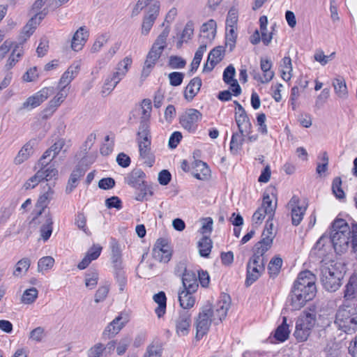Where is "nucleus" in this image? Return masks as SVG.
Segmentation results:
<instances>
[{
    "label": "nucleus",
    "mask_w": 357,
    "mask_h": 357,
    "mask_svg": "<svg viewBox=\"0 0 357 357\" xmlns=\"http://www.w3.org/2000/svg\"><path fill=\"white\" fill-rule=\"evenodd\" d=\"M38 296V291L36 288L31 287L26 289L21 297V303L25 305L32 304L36 301Z\"/></svg>",
    "instance_id": "obj_43"
},
{
    "label": "nucleus",
    "mask_w": 357,
    "mask_h": 357,
    "mask_svg": "<svg viewBox=\"0 0 357 357\" xmlns=\"http://www.w3.org/2000/svg\"><path fill=\"white\" fill-rule=\"evenodd\" d=\"M54 264V259L50 256L42 257L38 262L39 272L50 269Z\"/></svg>",
    "instance_id": "obj_57"
},
{
    "label": "nucleus",
    "mask_w": 357,
    "mask_h": 357,
    "mask_svg": "<svg viewBox=\"0 0 357 357\" xmlns=\"http://www.w3.org/2000/svg\"><path fill=\"white\" fill-rule=\"evenodd\" d=\"M334 324L339 330L346 333H355L357 331V305L340 306L335 314Z\"/></svg>",
    "instance_id": "obj_2"
},
{
    "label": "nucleus",
    "mask_w": 357,
    "mask_h": 357,
    "mask_svg": "<svg viewBox=\"0 0 357 357\" xmlns=\"http://www.w3.org/2000/svg\"><path fill=\"white\" fill-rule=\"evenodd\" d=\"M193 32L194 24L192 22L189 21L185 26V28L181 36V39L177 43V47H181L183 42H188L193 35Z\"/></svg>",
    "instance_id": "obj_49"
},
{
    "label": "nucleus",
    "mask_w": 357,
    "mask_h": 357,
    "mask_svg": "<svg viewBox=\"0 0 357 357\" xmlns=\"http://www.w3.org/2000/svg\"><path fill=\"white\" fill-rule=\"evenodd\" d=\"M317 278L310 271H304L301 272L296 280L294 282V285L297 287H302V288L309 287L310 286L316 287L315 282Z\"/></svg>",
    "instance_id": "obj_25"
},
{
    "label": "nucleus",
    "mask_w": 357,
    "mask_h": 357,
    "mask_svg": "<svg viewBox=\"0 0 357 357\" xmlns=\"http://www.w3.org/2000/svg\"><path fill=\"white\" fill-rule=\"evenodd\" d=\"M132 59L130 57H125L120 61L116 68V71L108 76L102 86V93H110L120 81L126 76L129 68L131 66Z\"/></svg>",
    "instance_id": "obj_7"
},
{
    "label": "nucleus",
    "mask_w": 357,
    "mask_h": 357,
    "mask_svg": "<svg viewBox=\"0 0 357 357\" xmlns=\"http://www.w3.org/2000/svg\"><path fill=\"white\" fill-rule=\"evenodd\" d=\"M223 52L221 46L213 48L208 55V61H215L217 64L222 59Z\"/></svg>",
    "instance_id": "obj_61"
},
{
    "label": "nucleus",
    "mask_w": 357,
    "mask_h": 357,
    "mask_svg": "<svg viewBox=\"0 0 357 357\" xmlns=\"http://www.w3.org/2000/svg\"><path fill=\"white\" fill-rule=\"evenodd\" d=\"M88 37L89 33L85 27H79L73 35L71 42V48L75 52L81 50L86 43Z\"/></svg>",
    "instance_id": "obj_23"
},
{
    "label": "nucleus",
    "mask_w": 357,
    "mask_h": 357,
    "mask_svg": "<svg viewBox=\"0 0 357 357\" xmlns=\"http://www.w3.org/2000/svg\"><path fill=\"white\" fill-rule=\"evenodd\" d=\"M272 245V237L270 236L263 237L261 240L257 242L255 245L254 255L251 258L255 259V261H265L264 255L271 248Z\"/></svg>",
    "instance_id": "obj_17"
},
{
    "label": "nucleus",
    "mask_w": 357,
    "mask_h": 357,
    "mask_svg": "<svg viewBox=\"0 0 357 357\" xmlns=\"http://www.w3.org/2000/svg\"><path fill=\"white\" fill-rule=\"evenodd\" d=\"M317 321V314L314 310L303 311L296 321L294 336L298 342H305L311 334Z\"/></svg>",
    "instance_id": "obj_4"
},
{
    "label": "nucleus",
    "mask_w": 357,
    "mask_h": 357,
    "mask_svg": "<svg viewBox=\"0 0 357 357\" xmlns=\"http://www.w3.org/2000/svg\"><path fill=\"white\" fill-rule=\"evenodd\" d=\"M138 192H136L135 199L139 202H143L144 200H147V196H152L153 191L151 190V188L147 185L146 183H143L140 185L139 188H135Z\"/></svg>",
    "instance_id": "obj_48"
},
{
    "label": "nucleus",
    "mask_w": 357,
    "mask_h": 357,
    "mask_svg": "<svg viewBox=\"0 0 357 357\" xmlns=\"http://www.w3.org/2000/svg\"><path fill=\"white\" fill-rule=\"evenodd\" d=\"M59 89V91L57 94L49 102L48 107L43 110V119H47L49 116H51L67 97L68 93L65 90L61 89Z\"/></svg>",
    "instance_id": "obj_21"
},
{
    "label": "nucleus",
    "mask_w": 357,
    "mask_h": 357,
    "mask_svg": "<svg viewBox=\"0 0 357 357\" xmlns=\"http://www.w3.org/2000/svg\"><path fill=\"white\" fill-rule=\"evenodd\" d=\"M250 133H241L240 131L233 133L230 142V151L236 155L241 150L242 146L245 141L244 137Z\"/></svg>",
    "instance_id": "obj_33"
},
{
    "label": "nucleus",
    "mask_w": 357,
    "mask_h": 357,
    "mask_svg": "<svg viewBox=\"0 0 357 357\" xmlns=\"http://www.w3.org/2000/svg\"><path fill=\"white\" fill-rule=\"evenodd\" d=\"M169 84L173 86H178L183 82L184 74L180 72H172L168 75Z\"/></svg>",
    "instance_id": "obj_63"
},
{
    "label": "nucleus",
    "mask_w": 357,
    "mask_h": 357,
    "mask_svg": "<svg viewBox=\"0 0 357 357\" xmlns=\"http://www.w3.org/2000/svg\"><path fill=\"white\" fill-rule=\"evenodd\" d=\"M21 45H22V43L15 45L14 49L13 50V52H12L11 54L10 55V56L7 61L6 65V67L7 68V69L12 68L16 64V63L19 61V59L22 56V55L23 54L22 47H21V48H20Z\"/></svg>",
    "instance_id": "obj_41"
},
{
    "label": "nucleus",
    "mask_w": 357,
    "mask_h": 357,
    "mask_svg": "<svg viewBox=\"0 0 357 357\" xmlns=\"http://www.w3.org/2000/svg\"><path fill=\"white\" fill-rule=\"evenodd\" d=\"M199 252L202 257H208L212 248L211 239L204 236L198 242Z\"/></svg>",
    "instance_id": "obj_40"
},
{
    "label": "nucleus",
    "mask_w": 357,
    "mask_h": 357,
    "mask_svg": "<svg viewBox=\"0 0 357 357\" xmlns=\"http://www.w3.org/2000/svg\"><path fill=\"white\" fill-rule=\"evenodd\" d=\"M213 311L211 304L206 305L199 313L196 320V338L199 340L207 333L212 321H213Z\"/></svg>",
    "instance_id": "obj_8"
},
{
    "label": "nucleus",
    "mask_w": 357,
    "mask_h": 357,
    "mask_svg": "<svg viewBox=\"0 0 357 357\" xmlns=\"http://www.w3.org/2000/svg\"><path fill=\"white\" fill-rule=\"evenodd\" d=\"M42 172H37L35 175L31 176L24 185L26 190L35 188L40 181H42Z\"/></svg>",
    "instance_id": "obj_62"
},
{
    "label": "nucleus",
    "mask_w": 357,
    "mask_h": 357,
    "mask_svg": "<svg viewBox=\"0 0 357 357\" xmlns=\"http://www.w3.org/2000/svg\"><path fill=\"white\" fill-rule=\"evenodd\" d=\"M332 191L337 199L344 197V192L342 189V180L340 177H335L332 183Z\"/></svg>",
    "instance_id": "obj_58"
},
{
    "label": "nucleus",
    "mask_w": 357,
    "mask_h": 357,
    "mask_svg": "<svg viewBox=\"0 0 357 357\" xmlns=\"http://www.w3.org/2000/svg\"><path fill=\"white\" fill-rule=\"evenodd\" d=\"M153 301L158 304L155 312L158 317H161L165 313L167 298L164 291H160L153 296Z\"/></svg>",
    "instance_id": "obj_38"
},
{
    "label": "nucleus",
    "mask_w": 357,
    "mask_h": 357,
    "mask_svg": "<svg viewBox=\"0 0 357 357\" xmlns=\"http://www.w3.org/2000/svg\"><path fill=\"white\" fill-rule=\"evenodd\" d=\"M136 142L137 144L142 142L147 144L151 142V135L150 131V125H139L137 132Z\"/></svg>",
    "instance_id": "obj_36"
},
{
    "label": "nucleus",
    "mask_w": 357,
    "mask_h": 357,
    "mask_svg": "<svg viewBox=\"0 0 357 357\" xmlns=\"http://www.w3.org/2000/svg\"><path fill=\"white\" fill-rule=\"evenodd\" d=\"M30 264L31 261L28 258H23L20 259L16 264V267L13 271V275L18 277L23 271L26 273L28 271Z\"/></svg>",
    "instance_id": "obj_56"
},
{
    "label": "nucleus",
    "mask_w": 357,
    "mask_h": 357,
    "mask_svg": "<svg viewBox=\"0 0 357 357\" xmlns=\"http://www.w3.org/2000/svg\"><path fill=\"white\" fill-rule=\"evenodd\" d=\"M140 158L144 160V163L149 167H152L155 162V155L151 148L139 150Z\"/></svg>",
    "instance_id": "obj_55"
},
{
    "label": "nucleus",
    "mask_w": 357,
    "mask_h": 357,
    "mask_svg": "<svg viewBox=\"0 0 357 357\" xmlns=\"http://www.w3.org/2000/svg\"><path fill=\"white\" fill-rule=\"evenodd\" d=\"M202 113L196 109H187L179 116L181 127L188 132L194 133L198 128V123L202 120Z\"/></svg>",
    "instance_id": "obj_9"
},
{
    "label": "nucleus",
    "mask_w": 357,
    "mask_h": 357,
    "mask_svg": "<svg viewBox=\"0 0 357 357\" xmlns=\"http://www.w3.org/2000/svg\"><path fill=\"white\" fill-rule=\"evenodd\" d=\"M235 121L237 124L238 131L241 133H251L252 124L242 105H239V112H236Z\"/></svg>",
    "instance_id": "obj_20"
},
{
    "label": "nucleus",
    "mask_w": 357,
    "mask_h": 357,
    "mask_svg": "<svg viewBox=\"0 0 357 357\" xmlns=\"http://www.w3.org/2000/svg\"><path fill=\"white\" fill-rule=\"evenodd\" d=\"M36 144L34 139L29 141L19 151L15 158V164L20 165L27 160L33 152V146Z\"/></svg>",
    "instance_id": "obj_31"
},
{
    "label": "nucleus",
    "mask_w": 357,
    "mask_h": 357,
    "mask_svg": "<svg viewBox=\"0 0 357 357\" xmlns=\"http://www.w3.org/2000/svg\"><path fill=\"white\" fill-rule=\"evenodd\" d=\"M287 206L291 209L292 225L298 226L303 218L307 208L306 206L300 205V199L296 195L291 198Z\"/></svg>",
    "instance_id": "obj_14"
},
{
    "label": "nucleus",
    "mask_w": 357,
    "mask_h": 357,
    "mask_svg": "<svg viewBox=\"0 0 357 357\" xmlns=\"http://www.w3.org/2000/svg\"><path fill=\"white\" fill-rule=\"evenodd\" d=\"M230 303V296L227 294H222L216 304V309L213 312V321H215L216 319L219 321H222L226 317Z\"/></svg>",
    "instance_id": "obj_18"
},
{
    "label": "nucleus",
    "mask_w": 357,
    "mask_h": 357,
    "mask_svg": "<svg viewBox=\"0 0 357 357\" xmlns=\"http://www.w3.org/2000/svg\"><path fill=\"white\" fill-rule=\"evenodd\" d=\"M238 22V11L236 9L231 8L227 14L226 19V27L237 28Z\"/></svg>",
    "instance_id": "obj_59"
},
{
    "label": "nucleus",
    "mask_w": 357,
    "mask_h": 357,
    "mask_svg": "<svg viewBox=\"0 0 357 357\" xmlns=\"http://www.w3.org/2000/svg\"><path fill=\"white\" fill-rule=\"evenodd\" d=\"M98 273L95 270H89L85 274V285L87 288L93 289L98 284Z\"/></svg>",
    "instance_id": "obj_54"
},
{
    "label": "nucleus",
    "mask_w": 357,
    "mask_h": 357,
    "mask_svg": "<svg viewBox=\"0 0 357 357\" xmlns=\"http://www.w3.org/2000/svg\"><path fill=\"white\" fill-rule=\"evenodd\" d=\"M316 292V287L310 286L309 287L303 289L302 287L294 285L289 296V300L292 310H300L307 301L314 298Z\"/></svg>",
    "instance_id": "obj_6"
},
{
    "label": "nucleus",
    "mask_w": 357,
    "mask_h": 357,
    "mask_svg": "<svg viewBox=\"0 0 357 357\" xmlns=\"http://www.w3.org/2000/svg\"><path fill=\"white\" fill-rule=\"evenodd\" d=\"M53 221L50 214L45 216V222L40 227V234L43 239L47 241L52 233Z\"/></svg>",
    "instance_id": "obj_45"
},
{
    "label": "nucleus",
    "mask_w": 357,
    "mask_h": 357,
    "mask_svg": "<svg viewBox=\"0 0 357 357\" xmlns=\"http://www.w3.org/2000/svg\"><path fill=\"white\" fill-rule=\"evenodd\" d=\"M355 294H357V277L352 275L350 277L348 283L345 287L344 298L349 299Z\"/></svg>",
    "instance_id": "obj_47"
},
{
    "label": "nucleus",
    "mask_w": 357,
    "mask_h": 357,
    "mask_svg": "<svg viewBox=\"0 0 357 357\" xmlns=\"http://www.w3.org/2000/svg\"><path fill=\"white\" fill-rule=\"evenodd\" d=\"M53 87H45L34 93L33 96L29 97L26 101L23 102L20 109L31 110L36 108L46 100L50 95L53 94Z\"/></svg>",
    "instance_id": "obj_10"
},
{
    "label": "nucleus",
    "mask_w": 357,
    "mask_h": 357,
    "mask_svg": "<svg viewBox=\"0 0 357 357\" xmlns=\"http://www.w3.org/2000/svg\"><path fill=\"white\" fill-rule=\"evenodd\" d=\"M47 8H44L42 11L36 13L34 17H31L26 24V29L33 28V33L34 32L36 26L42 21V20L47 14Z\"/></svg>",
    "instance_id": "obj_52"
},
{
    "label": "nucleus",
    "mask_w": 357,
    "mask_h": 357,
    "mask_svg": "<svg viewBox=\"0 0 357 357\" xmlns=\"http://www.w3.org/2000/svg\"><path fill=\"white\" fill-rule=\"evenodd\" d=\"M276 203L273 205L272 200L268 194L264 195L263 197L262 204L260 208H264L266 211V215L269 218H273L276 209Z\"/></svg>",
    "instance_id": "obj_46"
},
{
    "label": "nucleus",
    "mask_w": 357,
    "mask_h": 357,
    "mask_svg": "<svg viewBox=\"0 0 357 357\" xmlns=\"http://www.w3.org/2000/svg\"><path fill=\"white\" fill-rule=\"evenodd\" d=\"M333 86L335 94L339 98L345 100L348 98L349 93L346 82L343 77L335 78L333 81Z\"/></svg>",
    "instance_id": "obj_32"
},
{
    "label": "nucleus",
    "mask_w": 357,
    "mask_h": 357,
    "mask_svg": "<svg viewBox=\"0 0 357 357\" xmlns=\"http://www.w3.org/2000/svg\"><path fill=\"white\" fill-rule=\"evenodd\" d=\"M160 11V2L153 1L149 8L143 19L142 24V33L146 35L151 29Z\"/></svg>",
    "instance_id": "obj_13"
},
{
    "label": "nucleus",
    "mask_w": 357,
    "mask_h": 357,
    "mask_svg": "<svg viewBox=\"0 0 357 357\" xmlns=\"http://www.w3.org/2000/svg\"><path fill=\"white\" fill-rule=\"evenodd\" d=\"M289 326L287 324V317H283L282 323L275 330L274 337L277 340L284 342L289 337Z\"/></svg>",
    "instance_id": "obj_39"
},
{
    "label": "nucleus",
    "mask_w": 357,
    "mask_h": 357,
    "mask_svg": "<svg viewBox=\"0 0 357 357\" xmlns=\"http://www.w3.org/2000/svg\"><path fill=\"white\" fill-rule=\"evenodd\" d=\"M75 225L82 231H83L87 236L91 234V231L86 227V217L82 212H78L75 218Z\"/></svg>",
    "instance_id": "obj_53"
},
{
    "label": "nucleus",
    "mask_w": 357,
    "mask_h": 357,
    "mask_svg": "<svg viewBox=\"0 0 357 357\" xmlns=\"http://www.w3.org/2000/svg\"><path fill=\"white\" fill-rule=\"evenodd\" d=\"M169 33V29L166 27L158 36L149 52L144 65L142 70V77L146 78L154 68L157 61L160 57L164 49L167 47V38Z\"/></svg>",
    "instance_id": "obj_3"
},
{
    "label": "nucleus",
    "mask_w": 357,
    "mask_h": 357,
    "mask_svg": "<svg viewBox=\"0 0 357 357\" xmlns=\"http://www.w3.org/2000/svg\"><path fill=\"white\" fill-rule=\"evenodd\" d=\"M65 140L63 139H59L52 145L47 150H46L42 157L40 158V163L45 165L46 160L52 161L63 149L65 146Z\"/></svg>",
    "instance_id": "obj_24"
},
{
    "label": "nucleus",
    "mask_w": 357,
    "mask_h": 357,
    "mask_svg": "<svg viewBox=\"0 0 357 357\" xmlns=\"http://www.w3.org/2000/svg\"><path fill=\"white\" fill-rule=\"evenodd\" d=\"M142 116L139 125H149V119L152 109L151 101L149 99H144L142 102Z\"/></svg>",
    "instance_id": "obj_37"
},
{
    "label": "nucleus",
    "mask_w": 357,
    "mask_h": 357,
    "mask_svg": "<svg viewBox=\"0 0 357 357\" xmlns=\"http://www.w3.org/2000/svg\"><path fill=\"white\" fill-rule=\"evenodd\" d=\"M237 28L226 27L225 33V45L229 47V50L231 52L236 46L237 39Z\"/></svg>",
    "instance_id": "obj_44"
},
{
    "label": "nucleus",
    "mask_w": 357,
    "mask_h": 357,
    "mask_svg": "<svg viewBox=\"0 0 357 357\" xmlns=\"http://www.w3.org/2000/svg\"><path fill=\"white\" fill-rule=\"evenodd\" d=\"M201 86L202 79L199 77L192 79L185 88V98L189 101L192 100L199 91Z\"/></svg>",
    "instance_id": "obj_29"
},
{
    "label": "nucleus",
    "mask_w": 357,
    "mask_h": 357,
    "mask_svg": "<svg viewBox=\"0 0 357 357\" xmlns=\"http://www.w3.org/2000/svg\"><path fill=\"white\" fill-rule=\"evenodd\" d=\"M190 325L191 314L188 310H181L176 319V331L178 335H187L189 333Z\"/></svg>",
    "instance_id": "obj_16"
},
{
    "label": "nucleus",
    "mask_w": 357,
    "mask_h": 357,
    "mask_svg": "<svg viewBox=\"0 0 357 357\" xmlns=\"http://www.w3.org/2000/svg\"><path fill=\"white\" fill-rule=\"evenodd\" d=\"M217 24L214 20H209L201 26L200 40H204L206 43H211L215 38Z\"/></svg>",
    "instance_id": "obj_22"
},
{
    "label": "nucleus",
    "mask_w": 357,
    "mask_h": 357,
    "mask_svg": "<svg viewBox=\"0 0 357 357\" xmlns=\"http://www.w3.org/2000/svg\"><path fill=\"white\" fill-rule=\"evenodd\" d=\"M282 77L284 80L288 81L291 79L292 71L291 59L289 56H284L282 61Z\"/></svg>",
    "instance_id": "obj_50"
},
{
    "label": "nucleus",
    "mask_w": 357,
    "mask_h": 357,
    "mask_svg": "<svg viewBox=\"0 0 357 357\" xmlns=\"http://www.w3.org/2000/svg\"><path fill=\"white\" fill-rule=\"evenodd\" d=\"M45 328L43 327L38 326L31 331L29 337L33 341L40 342L45 337Z\"/></svg>",
    "instance_id": "obj_60"
},
{
    "label": "nucleus",
    "mask_w": 357,
    "mask_h": 357,
    "mask_svg": "<svg viewBox=\"0 0 357 357\" xmlns=\"http://www.w3.org/2000/svg\"><path fill=\"white\" fill-rule=\"evenodd\" d=\"M145 173L141 169H134L126 178V183L132 188H139L143 183H146L144 181Z\"/></svg>",
    "instance_id": "obj_27"
},
{
    "label": "nucleus",
    "mask_w": 357,
    "mask_h": 357,
    "mask_svg": "<svg viewBox=\"0 0 357 357\" xmlns=\"http://www.w3.org/2000/svg\"><path fill=\"white\" fill-rule=\"evenodd\" d=\"M265 271V261L255 262V259L250 258L247 264L246 279L245 284L247 287L252 284Z\"/></svg>",
    "instance_id": "obj_11"
},
{
    "label": "nucleus",
    "mask_w": 357,
    "mask_h": 357,
    "mask_svg": "<svg viewBox=\"0 0 357 357\" xmlns=\"http://www.w3.org/2000/svg\"><path fill=\"white\" fill-rule=\"evenodd\" d=\"M329 239L337 254L346 252L351 244V225L344 219H335L331 224Z\"/></svg>",
    "instance_id": "obj_1"
},
{
    "label": "nucleus",
    "mask_w": 357,
    "mask_h": 357,
    "mask_svg": "<svg viewBox=\"0 0 357 357\" xmlns=\"http://www.w3.org/2000/svg\"><path fill=\"white\" fill-rule=\"evenodd\" d=\"M195 292H191L188 289H183L178 293V301L183 310L191 308L194 306L195 298L193 296Z\"/></svg>",
    "instance_id": "obj_30"
},
{
    "label": "nucleus",
    "mask_w": 357,
    "mask_h": 357,
    "mask_svg": "<svg viewBox=\"0 0 357 357\" xmlns=\"http://www.w3.org/2000/svg\"><path fill=\"white\" fill-rule=\"evenodd\" d=\"M102 251V247L100 245H93L87 252L86 256L78 264L77 268L80 270L86 268L89 264L98 258Z\"/></svg>",
    "instance_id": "obj_26"
},
{
    "label": "nucleus",
    "mask_w": 357,
    "mask_h": 357,
    "mask_svg": "<svg viewBox=\"0 0 357 357\" xmlns=\"http://www.w3.org/2000/svg\"><path fill=\"white\" fill-rule=\"evenodd\" d=\"M152 255L155 260L160 262L167 263L171 259L172 250L165 239L157 240L152 250Z\"/></svg>",
    "instance_id": "obj_12"
},
{
    "label": "nucleus",
    "mask_w": 357,
    "mask_h": 357,
    "mask_svg": "<svg viewBox=\"0 0 357 357\" xmlns=\"http://www.w3.org/2000/svg\"><path fill=\"white\" fill-rule=\"evenodd\" d=\"M52 161L46 160L45 165L40 163V159L38 162V167L39 168L38 172H42V180L50 181L52 178H56L58 175L57 169L54 167V165H50Z\"/></svg>",
    "instance_id": "obj_28"
},
{
    "label": "nucleus",
    "mask_w": 357,
    "mask_h": 357,
    "mask_svg": "<svg viewBox=\"0 0 357 357\" xmlns=\"http://www.w3.org/2000/svg\"><path fill=\"white\" fill-rule=\"evenodd\" d=\"M162 348L158 344L149 345L144 357H161Z\"/></svg>",
    "instance_id": "obj_64"
},
{
    "label": "nucleus",
    "mask_w": 357,
    "mask_h": 357,
    "mask_svg": "<svg viewBox=\"0 0 357 357\" xmlns=\"http://www.w3.org/2000/svg\"><path fill=\"white\" fill-rule=\"evenodd\" d=\"M85 171L80 167L76 168L72 172L66 191L67 193H70L77 185L79 179L84 176Z\"/></svg>",
    "instance_id": "obj_34"
},
{
    "label": "nucleus",
    "mask_w": 357,
    "mask_h": 357,
    "mask_svg": "<svg viewBox=\"0 0 357 357\" xmlns=\"http://www.w3.org/2000/svg\"><path fill=\"white\" fill-rule=\"evenodd\" d=\"M260 67L261 70L264 73V79L261 80V83H268L269 82L274 76L273 71L271 70L272 67V62L270 59H261L260 60Z\"/></svg>",
    "instance_id": "obj_35"
},
{
    "label": "nucleus",
    "mask_w": 357,
    "mask_h": 357,
    "mask_svg": "<svg viewBox=\"0 0 357 357\" xmlns=\"http://www.w3.org/2000/svg\"><path fill=\"white\" fill-rule=\"evenodd\" d=\"M282 265V259L279 257H273L268 266V273L271 277H275L280 273Z\"/></svg>",
    "instance_id": "obj_51"
},
{
    "label": "nucleus",
    "mask_w": 357,
    "mask_h": 357,
    "mask_svg": "<svg viewBox=\"0 0 357 357\" xmlns=\"http://www.w3.org/2000/svg\"><path fill=\"white\" fill-rule=\"evenodd\" d=\"M178 268L184 269V272L179 274L182 277V283L183 289H188L191 292H196L199 287L196 273L190 270H187L184 264H180Z\"/></svg>",
    "instance_id": "obj_15"
},
{
    "label": "nucleus",
    "mask_w": 357,
    "mask_h": 357,
    "mask_svg": "<svg viewBox=\"0 0 357 357\" xmlns=\"http://www.w3.org/2000/svg\"><path fill=\"white\" fill-rule=\"evenodd\" d=\"M96 139V135L95 133H91L88 135L86 141L81 146L80 151L77 153V156L81 159L86 158L88 151L91 149Z\"/></svg>",
    "instance_id": "obj_42"
},
{
    "label": "nucleus",
    "mask_w": 357,
    "mask_h": 357,
    "mask_svg": "<svg viewBox=\"0 0 357 357\" xmlns=\"http://www.w3.org/2000/svg\"><path fill=\"white\" fill-rule=\"evenodd\" d=\"M127 322V317H123L121 314L119 315L105 328L102 333V338L107 340L114 337Z\"/></svg>",
    "instance_id": "obj_19"
},
{
    "label": "nucleus",
    "mask_w": 357,
    "mask_h": 357,
    "mask_svg": "<svg viewBox=\"0 0 357 357\" xmlns=\"http://www.w3.org/2000/svg\"><path fill=\"white\" fill-rule=\"evenodd\" d=\"M320 272V280L326 290L333 292L340 288L344 278V273L335 265H322Z\"/></svg>",
    "instance_id": "obj_5"
}]
</instances>
